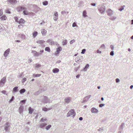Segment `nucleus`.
Returning a JSON list of instances; mask_svg holds the SVG:
<instances>
[{
	"mask_svg": "<svg viewBox=\"0 0 133 133\" xmlns=\"http://www.w3.org/2000/svg\"><path fill=\"white\" fill-rule=\"evenodd\" d=\"M98 9L99 12L101 14H103L104 12L105 9V6L102 5H99L98 8Z\"/></svg>",
	"mask_w": 133,
	"mask_h": 133,
	"instance_id": "nucleus-1",
	"label": "nucleus"
},
{
	"mask_svg": "<svg viewBox=\"0 0 133 133\" xmlns=\"http://www.w3.org/2000/svg\"><path fill=\"white\" fill-rule=\"evenodd\" d=\"M23 11V14L25 15H29L34 16L35 15V13L32 12H29L26 10H24Z\"/></svg>",
	"mask_w": 133,
	"mask_h": 133,
	"instance_id": "nucleus-2",
	"label": "nucleus"
},
{
	"mask_svg": "<svg viewBox=\"0 0 133 133\" xmlns=\"http://www.w3.org/2000/svg\"><path fill=\"white\" fill-rule=\"evenodd\" d=\"M75 115V113L74 112L73 110L72 109L67 114V116H71L74 117Z\"/></svg>",
	"mask_w": 133,
	"mask_h": 133,
	"instance_id": "nucleus-3",
	"label": "nucleus"
},
{
	"mask_svg": "<svg viewBox=\"0 0 133 133\" xmlns=\"http://www.w3.org/2000/svg\"><path fill=\"white\" fill-rule=\"evenodd\" d=\"M17 11H21L22 10H26L27 9L26 8L23 7L22 6H19L17 8Z\"/></svg>",
	"mask_w": 133,
	"mask_h": 133,
	"instance_id": "nucleus-4",
	"label": "nucleus"
},
{
	"mask_svg": "<svg viewBox=\"0 0 133 133\" xmlns=\"http://www.w3.org/2000/svg\"><path fill=\"white\" fill-rule=\"evenodd\" d=\"M15 19L16 21L19 24L21 23H24L25 22L24 20L22 18H21L19 21H18L17 17H15Z\"/></svg>",
	"mask_w": 133,
	"mask_h": 133,
	"instance_id": "nucleus-5",
	"label": "nucleus"
},
{
	"mask_svg": "<svg viewBox=\"0 0 133 133\" xmlns=\"http://www.w3.org/2000/svg\"><path fill=\"white\" fill-rule=\"evenodd\" d=\"M107 12L109 16H111L114 13L113 11L110 9H109Z\"/></svg>",
	"mask_w": 133,
	"mask_h": 133,
	"instance_id": "nucleus-6",
	"label": "nucleus"
},
{
	"mask_svg": "<svg viewBox=\"0 0 133 133\" xmlns=\"http://www.w3.org/2000/svg\"><path fill=\"white\" fill-rule=\"evenodd\" d=\"M6 77H3L1 80L0 81V83H2L3 84L2 85V86H3L5 82V81H6Z\"/></svg>",
	"mask_w": 133,
	"mask_h": 133,
	"instance_id": "nucleus-7",
	"label": "nucleus"
},
{
	"mask_svg": "<svg viewBox=\"0 0 133 133\" xmlns=\"http://www.w3.org/2000/svg\"><path fill=\"white\" fill-rule=\"evenodd\" d=\"M8 2L12 4H14L17 3L16 0H8Z\"/></svg>",
	"mask_w": 133,
	"mask_h": 133,
	"instance_id": "nucleus-8",
	"label": "nucleus"
},
{
	"mask_svg": "<svg viewBox=\"0 0 133 133\" xmlns=\"http://www.w3.org/2000/svg\"><path fill=\"white\" fill-rule=\"evenodd\" d=\"M9 124L8 122H7L6 123L5 125L4 129L6 131L8 130V128L9 127Z\"/></svg>",
	"mask_w": 133,
	"mask_h": 133,
	"instance_id": "nucleus-9",
	"label": "nucleus"
},
{
	"mask_svg": "<svg viewBox=\"0 0 133 133\" xmlns=\"http://www.w3.org/2000/svg\"><path fill=\"white\" fill-rule=\"evenodd\" d=\"M10 51V49H8L5 51L4 53V55L5 57L7 56L9 54Z\"/></svg>",
	"mask_w": 133,
	"mask_h": 133,
	"instance_id": "nucleus-10",
	"label": "nucleus"
},
{
	"mask_svg": "<svg viewBox=\"0 0 133 133\" xmlns=\"http://www.w3.org/2000/svg\"><path fill=\"white\" fill-rule=\"evenodd\" d=\"M62 50V48L61 46H60L57 48L56 50L57 54H59L60 52V51Z\"/></svg>",
	"mask_w": 133,
	"mask_h": 133,
	"instance_id": "nucleus-11",
	"label": "nucleus"
},
{
	"mask_svg": "<svg viewBox=\"0 0 133 133\" xmlns=\"http://www.w3.org/2000/svg\"><path fill=\"white\" fill-rule=\"evenodd\" d=\"M91 111L93 113H97L98 112V110L94 108H91Z\"/></svg>",
	"mask_w": 133,
	"mask_h": 133,
	"instance_id": "nucleus-12",
	"label": "nucleus"
},
{
	"mask_svg": "<svg viewBox=\"0 0 133 133\" xmlns=\"http://www.w3.org/2000/svg\"><path fill=\"white\" fill-rule=\"evenodd\" d=\"M59 71V69H58L56 68L52 70L53 72L55 73L58 72Z\"/></svg>",
	"mask_w": 133,
	"mask_h": 133,
	"instance_id": "nucleus-13",
	"label": "nucleus"
},
{
	"mask_svg": "<svg viewBox=\"0 0 133 133\" xmlns=\"http://www.w3.org/2000/svg\"><path fill=\"white\" fill-rule=\"evenodd\" d=\"M45 42V41L43 40H39L37 41L36 42L39 44H42Z\"/></svg>",
	"mask_w": 133,
	"mask_h": 133,
	"instance_id": "nucleus-14",
	"label": "nucleus"
},
{
	"mask_svg": "<svg viewBox=\"0 0 133 133\" xmlns=\"http://www.w3.org/2000/svg\"><path fill=\"white\" fill-rule=\"evenodd\" d=\"M28 110L29 111V113L30 114H32L34 111V109L31 108V107H29V108Z\"/></svg>",
	"mask_w": 133,
	"mask_h": 133,
	"instance_id": "nucleus-15",
	"label": "nucleus"
},
{
	"mask_svg": "<svg viewBox=\"0 0 133 133\" xmlns=\"http://www.w3.org/2000/svg\"><path fill=\"white\" fill-rule=\"evenodd\" d=\"M46 124L45 123H42L40 124L39 125V127L41 128H42L46 125Z\"/></svg>",
	"mask_w": 133,
	"mask_h": 133,
	"instance_id": "nucleus-16",
	"label": "nucleus"
},
{
	"mask_svg": "<svg viewBox=\"0 0 133 133\" xmlns=\"http://www.w3.org/2000/svg\"><path fill=\"white\" fill-rule=\"evenodd\" d=\"M70 97H68L65 98V102L66 103H69L70 101Z\"/></svg>",
	"mask_w": 133,
	"mask_h": 133,
	"instance_id": "nucleus-17",
	"label": "nucleus"
},
{
	"mask_svg": "<svg viewBox=\"0 0 133 133\" xmlns=\"http://www.w3.org/2000/svg\"><path fill=\"white\" fill-rule=\"evenodd\" d=\"M5 12L7 14H11L10 10V9H7L5 10Z\"/></svg>",
	"mask_w": 133,
	"mask_h": 133,
	"instance_id": "nucleus-18",
	"label": "nucleus"
},
{
	"mask_svg": "<svg viewBox=\"0 0 133 133\" xmlns=\"http://www.w3.org/2000/svg\"><path fill=\"white\" fill-rule=\"evenodd\" d=\"M41 74H34L33 75V76L34 77H39L41 76Z\"/></svg>",
	"mask_w": 133,
	"mask_h": 133,
	"instance_id": "nucleus-19",
	"label": "nucleus"
},
{
	"mask_svg": "<svg viewBox=\"0 0 133 133\" xmlns=\"http://www.w3.org/2000/svg\"><path fill=\"white\" fill-rule=\"evenodd\" d=\"M86 11V10H84L83 13V17H87V15Z\"/></svg>",
	"mask_w": 133,
	"mask_h": 133,
	"instance_id": "nucleus-20",
	"label": "nucleus"
},
{
	"mask_svg": "<svg viewBox=\"0 0 133 133\" xmlns=\"http://www.w3.org/2000/svg\"><path fill=\"white\" fill-rule=\"evenodd\" d=\"M43 4L44 5H46L48 4V2L47 1H45L43 2Z\"/></svg>",
	"mask_w": 133,
	"mask_h": 133,
	"instance_id": "nucleus-21",
	"label": "nucleus"
},
{
	"mask_svg": "<svg viewBox=\"0 0 133 133\" xmlns=\"http://www.w3.org/2000/svg\"><path fill=\"white\" fill-rule=\"evenodd\" d=\"M45 51H48V52H50V48L49 47H46L45 49Z\"/></svg>",
	"mask_w": 133,
	"mask_h": 133,
	"instance_id": "nucleus-22",
	"label": "nucleus"
},
{
	"mask_svg": "<svg viewBox=\"0 0 133 133\" xmlns=\"http://www.w3.org/2000/svg\"><path fill=\"white\" fill-rule=\"evenodd\" d=\"M25 90L24 89H23L19 91V92L21 94H22L23 93H24L25 92Z\"/></svg>",
	"mask_w": 133,
	"mask_h": 133,
	"instance_id": "nucleus-23",
	"label": "nucleus"
},
{
	"mask_svg": "<svg viewBox=\"0 0 133 133\" xmlns=\"http://www.w3.org/2000/svg\"><path fill=\"white\" fill-rule=\"evenodd\" d=\"M18 87H14L13 89V91L14 92H16L17 90L18 89Z\"/></svg>",
	"mask_w": 133,
	"mask_h": 133,
	"instance_id": "nucleus-24",
	"label": "nucleus"
},
{
	"mask_svg": "<svg viewBox=\"0 0 133 133\" xmlns=\"http://www.w3.org/2000/svg\"><path fill=\"white\" fill-rule=\"evenodd\" d=\"M37 34V32L36 31L34 32L32 34L33 36L34 37H36Z\"/></svg>",
	"mask_w": 133,
	"mask_h": 133,
	"instance_id": "nucleus-25",
	"label": "nucleus"
},
{
	"mask_svg": "<svg viewBox=\"0 0 133 133\" xmlns=\"http://www.w3.org/2000/svg\"><path fill=\"white\" fill-rule=\"evenodd\" d=\"M46 32V31L45 29L43 30L42 31V33L43 35H44Z\"/></svg>",
	"mask_w": 133,
	"mask_h": 133,
	"instance_id": "nucleus-26",
	"label": "nucleus"
},
{
	"mask_svg": "<svg viewBox=\"0 0 133 133\" xmlns=\"http://www.w3.org/2000/svg\"><path fill=\"white\" fill-rule=\"evenodd\" d=\"M63 45H65L67 43V42L66 40H64L62 42Z\"/></svg>",
	"mask_w": 133,
	"mask_h": 133,
	"instance_id": "nucleus-27",
	"label": "nucleus"
},
{
	"mask_svg": "<svg viewBox=\"0 0 133 133\" xmlns=\"http://www.w3.org/2000/svg\"><path fill=\"white\" fill-rule=\"evenodd\" d=\"M19 37H22V38H23L24 39H25V35H23L22 34H19Z\"/></svg>",
	"mask_w": 133,
	"mask_h": 133,
	"instance_id": "nucleus-28",
	"label": "nucleus"
},
{
	"mask_svg": "<svg viewBox=\"0 0 133 133\" xmlns=\"http://www.w3.org/2000/svg\"><path fill=\"white\" fill-rule=\"evenodd\" d=\"M41 66V65L39 64H35V68H38Z\"/></svg>",
	"mask_w": 133,
	"mask_h": 133,
	"instance_id": "nucleus-29",
	"label": "nucleus"
},
{
	"mask_svg": "<svg viewBox=\"0 0 133 133\" xmlns=\"http://www.w3.org/2000/svg\"><path fill=\"white\" fill-rule=\"evenodd\" d=\"M51 125H49L48 126H47L46 127V129L47 130H48L50 128V127H51Z\"/></svg>",
	"mask_w": 133,
	"mask_h": 133,
	"instance_id": "nucleus-30",
	"label": "nucleus"
},
{
	"mask_svg": "<svg viewBox=\"0 0 133 133\" xmlns=\"http://www.w3.org/2000/svg\"><path fill=\"white\" fill-rule=\"evenodd\" d=\"M54 15L55 17H58V14L57 12L55 11L54 12Z\"/></svg>",
	"mask_w": 133,
	"mask_h": 133,
	"instance_id": "nucleus-31",
	"label": "nucleus"
},
{
	"mask_svg": "<svg viewBox=\"0 0 133 133\" xmlns=\"http://www.w3.org/2000/svg\"><path fill=\"white\" fill-rule=\"evenodd\" d=\"M23 26V25L22 24H20L18 25V28L20 29L21 28H22Z\"/></svg>",
	"mask_w": 133,
	"mask_h": 133,
	"instance_id": "nucleus-32",
	"label": "nucleus"
},
{
	"mask_svg": "<svg viewBox=\"0 0 133 133\" xmlns=\"http://www.w3.org/2000/svg\"><path fill=\"white\" fill-rule=\"evenodd\" d=\"M42 110L44 111H47L49 110V109L46 108L44 107L43 108Z\"/></svg>",
	"mask_w": 133,
	"mask_h": 133,
	"instance_id": "nucleus-33",
	"label": "nucleus"
},
{
	"mask_svg": "<svg viewBox=\"0 0 133 133\" xmlns=\"http://www.w3.org/2000/svg\"><path fill=\"white\" fill-rule=\"evenodd\" d=\"M6 17H1L0 19L1 20H4L6 19Z\"/></svg>",
	"mask_w": 133,
	"mask_h": 133,
	"instance_id": "nucleus-34",
	"label": "nucleus"
},
{
	"mask_svg": "<svg viewBox=\"0 0 133 133\" xmlns=\"http://www.w3.org/2000/svg\"><path fill=\"white\" fill-rule=\"evenodd\" d=\"M61 13L62 14L64 15H65V14H66V13L65 11H62L61 12Z\"/></svg>",
	"mask_w": 133,
	"mask_h": 133,
	"instance_id": "nucleus-35",
	"label": "nucleus"
},
{
	"mask_svg": "<svg viewBox=\"0 0 133 133\" xmlns=\"http://www.w3.org/2000/svg\"><path fill=\"white\" fill-rule=\"evenodd\" d=\"M89 64H87L86 65V66H85L84 68V69H86L87 68H88L89 67Z\"/></svg>",
	"mask_w": 133,
	"mask_h": 133,
	"instance_id": "nucleus-36",
	"label": "nucleus"
},
{
	"mask_svg": "<svg viewBox=\"0 0 133 133\" xmlns=\"http://www.w3.org/2000/svg\"><path fill=\"white\" fill-rule=\"evenodd\" d=\"M85 51H86V50L85 49H83L82 50V51L81 52V53L82 54H84L85 53Z\"/></svg>",
	"mask_w": 133,
	"mask_h": 133,
	"instance_id": "nucleus-37",
	"label": "nucleus"
},
{
	"mask_svg": "<svg viewBox=\"0 0 133 133\" xmlns=\"http://www.w3.org/2000/svg\"><path fill=\"white\" fill-rule=\"evenodd\" d=\"M123 9H124V8L123 7V6H122L121 8H120L119 9V10L120 11H121Z\"/></svg>",
	"mask_w": 133,
	"mask_h": 133,
	"instance_id": "nucleus-38",
	"label": "nucleus"
},
{
	"mask_svg": "<svg viewBox=\"0 0 133 133\" xmlns=\"http://www.w3.org/2000/svg\"><path fill=\"white\" fill-rule=\"evenodd\" d=\"M34 52L36 53L35 56H38L39 55V54L36 51H34Z\"/></svg>",
	"mask_w": 133,
	"mask_h": 133,
	"instance_id": "nucleus-39",
	"label": "nucleus"
},
{
	"mask_svg": "<svg viewBox=\"0 0 133 133\" xmlns=\"http://www.w3.org/2000/svg\"><path fill=\"white\" fill-rule=\"evenodd\" d=\"M47 119L46 118L44 119L43 118H42L41 119V121L42 122L44 121H46Z\"/></svg>",
	"mask_w": 133,
	"mask_h": 133,
	"instance_id": "nucleus-40",
	"label": "nucleus"
},
{
	"mask_svg": "<svg viewBox=\"0 0 133 133\" xmlns=\"http://www.w3.org/2000/svg\"><path fill=\"white\" fill-rule=\"evenodd\" d=\"M75 41L74 39H73L70 42V44H72L73 43L75 42Z\"/></svg>",
	"mask_w": 133,
	"mask_h": 133,
	"instance_id": "nucleus-41",
	"label": "nucleus"
},
{
	"mask_svg": "<svg viewBox=\"0 0 133 133\" xmlns=\"http://www.w3.org/2000/svg\"><path fill=\"white\" fill-rule=\"evenodd\" d=\"M3 14V11L0 9V16H1Z\"/></svg>",
	"mask_w": 133,
	"mask_h": 133,
	"instance_id": "nucleus-42",
	"label": "nucleus"
},
{
	"mask_svg": "<svg viewBox=\"0 0 133 133\" xmlns=\"http://www.w3.org/2000/svg\"><path fill=\"white\" fill-rule=\"evenodd\" d=\"M105 46L104 45V44H102L101 47V48H105Z\"/></svg>",
	"mask_w": 133,
	"mask_h": 133,
	"instance_id": "nucleus-43",
	"label": "nucleus"
},
{
	"mask_svg": "<svg viewBox=\"0 0 133 133\" xmlns=\"http://www.w3.org/2000/svg\"><path fill=\"white\" fill-rule=\"evenodd\" d=\"M14 98V96H12V97L11 98V99L10 100V102L12 101L13 100Z\"/></svg>",
	"mask_w": 133,
	"mask_h": 133,
	"instance_id": "nucleus-44",
	"label": "nucleus"
},
{
	"mask_svg": "<svg viewBox=\"0 0 133 133\" xmlns=\"http://www.w3.org/2000/svg\"><path fill=\"white\" fill-rule=\"evenodd\" d=\"M76 24L75 23H73L72 24V26L73 27H74L76 26Z\"/></svg>",
	"mask_w": 133,
	"mask_h": 133,
	"instance_id": "nucleus-45",
	"label": "nucleus"
},
{
	"mask_svg": "<svg viewBox=\"0 0 133 133\" xmlns=\"http://www.w3.org/2000/svg\"><path fill=\"white\" fill-rule=\"evenodd\" d=\"M114 54V51H112L110 53V55L112 56H113Z\"/></svg>",
	"mask_w": 133,
	"mask_h": 133,
	"instance_id": "nucleus-46",
	"label": "nucleus"
},
{
	"mask_svg": "<svg viewBox=\"0 0 133 133\" xmlns=\"http://www.w3.org/2000/svg\"><path fill=\"white\" fill-rule=\"evenodd\" d=\"M91 5L93 6H95L96 4L95 3H92L91 4Z\"/></svg>",
	"mask_w": 133,
	"mask_h": 133,
	"instance_id": "nucleus-47",
	"label": "nucleus"
},
{
	"mask_svg": "<svg viewBox=\"0 0 133 133\" xmlns=\"http://www.w3.org/2000/svg\"><path fill=\"white\" fill-rule=\"evenodd\" d=\"M104 104H101L99 105V107H102V106H104Z\"/></svg>",
	"mask_w": 133,
	"mask_h": 133,
	"instance_id": "nucleus-48",
	"label": "nucleus"
},
{
	"mask_svg": "<svg viewBox=\"0 0 133 133\" xmlns=\"http://www.w3.org/2000/svg\"><path fill=\"white\" fill-rule=\"evenodd\" d=\"M6 91L5 90H3L2 91V92L4 94H5Z\"/></svg>",
	"mask_w": 133,
	"mask_h": 133,
	"instance_id": "nucleus-49",
	"label": "nucleus"
},
{
	"mask_svg": "<svg viewBox=\"0 0 133 133\" xmlns=\"http://www.w3.org/2000/svg\"><path fill=\"white\" fill-rule=\"evenodd\" d=\"M97 52L98 53H101V51H99V50H97Z\"/></svg>",
	"mask_w": 133,
	"mask_h": 133,
	"instance_id": "nucleus-50",
	"label": "nucleus"
},
{
	"mask_svg": "<svg viewBox=\"0 0 133 133\" xmlns=\"http://www.w3.org/2000/svg\"><path fill=\"white\" fill-rule=\"evenodd\" d=\"M25 100H23L21 101V102L23 103H25Z\"/></svg>",
	"mask_w": 133,
	"mask_h": 133,
	"instance_id": "nucleus-51",
	"label": "nucleus"
},
{
	"mask_svg": "<svg viewBox=\"0 0 133 133\" xmlns=\"http://www.w3.org/2000/svg\"><path fill=\"white\" fill-rule=\"evenodd\" d=\"M119 81V79L117 78L116 79V82H118Z\"/></svg>",
	"mask_w": 133,
	"mask_h": 133,
	"instance_id": "nucleus-52",
	"label": "nucleus"
},
{
	"mask_svg": "<svg viewBox=\"0 0 133 133\" xmlns=\"http://www.w3.org/2000/svg\"><path fill=\"white\" fill-rule=\"evenodd\" d=\"M54 20H55V21L57 20V19H58L57 17H54Z\"/></svg>",
	"mask_w": 133,
	"mask_h": 133,
	"instance_id": "nucleus-53",
	"label": "nucleus"
},
{
	"mask_svg": "<svg viewBox=\"0 0 133 133\" xmlns=\"http://www.w3.org/2000/svg\"><path fill=\"white\" fill-rule=\"evenodd\" d=\"M31 61V59H29L28 60V62L29 63H30Z\"/></svg>",
	"mask_w": 133,
	"mask_h": 133,
	"instance_id": "nucleus-54",
	"label": "nucleus"
},
{
	"mask_svg": "<svg viewBox=\"0 0 133 133\" xmlns=\"http://www.w3.org/2000/svg\"><path fill=\"white\" fill-rule=\"evenodd\" d=\"M79 119L81 121L83 119V118L82 117H81L79 118Z\"/></svg>",
	"mask_w": 133,
	"mask_h": 133,
	"instance_id": "nucleus-55",
	"label": "nucleus"
},
{
	"mask_svg": "<svg viewBox=\"0 0 133 133\" xmlns=\"http://www.w3.org/2000/svg\"><path fill=\"white\" fill-rule=\"evenodd\" d=\"M26 78H23V80L24 82L26 80Z\"/></svg>",
	"mask_w": 133,
	"mask_h": 133,
	"instance_id": "nucleus-56",
	"label": "nucleus"
},
{
	"mask_svg": "<svg viewBox=\"0 0 133 133\" xmlns=\"http://www.w3.org/2000/svg\"><path fill=\"white\" fill-rule=\"evenodd\" d=\"M80 76V75H78L76 76V78H79Z\"/></svg>",
	"mask_w": 133,
	"mask_h": 133,
	"instance_id": "nucleus-57",
	"label": "nucleus"
},
{
	"mask_svg": "<svg viewBox=\"0 0 133 133\" xmlns=\"http://www.w3.org/2000/svg\"><path fill=\"white\" fill-rule=\"evenodd\" d=\"M40 52H44L43 50H42L40 51Z\"/></svg>",
	"mask_w": 133,
	"mask_h": 133,
	"instance_id": "nucleus-58",
	"label": "nucleus"
},
{
	"mask_svg": "<svg viewBox=\"0 0 133 133\" xmlns=\"http://www.w3.org/2000/svg\"><path fill=\"white\" fill-rule=\"evenodd\" d=\"M133 87V85H131L130 87V89H131Z\"/></svg>",
	"mask_w": 133,
	"mask_h": 133,
	"instance_id": "nucleus-59",
	"label": "nucleus"
},
{
	"mask_svg": "<svg viewBox=\"0 0 133 133\" xmlns=\"http://www.w3.org/2000/svg\"><path fill=\"white\" fill-rule=\"evenodd\" d=\"M101 100L102 101H103V99H103V97H102V98H101Z\"/></svg>",
	"mask_w": 133,
	"mask_h": 133,
	"instance_id": "nucleus-60",
	"label": "nucleus"
},
{
	"mask_svg": "<svg viewBox=\"0 0 133 133\" xmlns=\"http://www.w3.org/2000/svg\"><path fill=\"white\" fill-rule=\"evenodd\" d=\"M131 22H132L131 24H133V20H132L131 21Z\"/></svg>",
	"mask_w": 133,
	"mask_h": 133,
	"instance_id": "nucleus-61",
	"label": "nucleus"
},
{
	"mask_svg": "<svg viewBox=\"0 0 133 133\" xmlns=\"http://www.w3.org/2000/svg\"><path fill=\"white\" fill-rule=\"evenodd\" d=\"M128 51H131L130 49H128Z\"/></svg>",
	"mask_w": 133,
	"mask_h": 133,
	"instance_id": "nucleus-62",
	"label": "nucleus"
},
{
	"mask_svg": "<svg viewBox=\"0 0 133 133\" xmlns=\"http://www.w3.org/2000/svg\"><path fill=\"white\" fill-rule=\"evenodd\" d=\"M91 96V95H89L88 96V97H89V98Z\"/></svg>",
	"mask_w": 133,
	"mask_h": 133,
	"instance_id": "nucleus-63",
	"label": "nucleus"
},
{
	"mask_svg": "<svg viewBox=\"0 0 133 133\" xmlns=\"http://www.w3.org/2000/svg\"><path fill=\"white\" fill-rule=\"evenodd\" d=\"M131 38L133 39V35L131 37Z\"/></svg>",
	"mask_w": 133,
	"mask_h": 133,
	"instance_id": "nucleus-64",
	"label": "nucleus"
}]
</instances>
